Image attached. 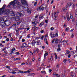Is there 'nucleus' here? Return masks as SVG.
<instances>
[{
  "label": "nucleus",
  "instance_id": "nucleus-48",
  "mask_svg": "<svg viewBox=\"0 0 77 77\" xmlns=\"http://www.w3.org/2000/svg\"><path fill=\"white\" fill-rule=\"evenodd\" d=\"M38 61L39 62H41V58H38Z\"/></svg>",
  "mask_w": 77,
  "mask_h": 77
},
{
  "label": "nucleus",
  "instance_id": "nucleus-8",
  "mask_svg": "<svg viewBox=\"0 0 77 77\" xmlns=\"http://www.w3.org/2000/svg\"><path fill=\"white\" fill-rule=\"evenodd\" d=\"M58 16V15L56 14V12L54 13V16L55 17V18L54 19V20H57V17Z\"/></svg>",
  "mask_w": 77,
  "mask_h": 77
},
{
  "label": "nucleus",
  "instance_id": "nucleus-57",
  "mask_svg": "<svg viewBox=\"0 0 77 77\" xmlns=\"http://www.w3.org/2000/svg\"><path fill=\"white\" fill-rule=\"evenodd\" d=\"M21 23V21L18 22L17 23V24H19L20 23Z\"/></svg>",
  "mask_w": 77,
  "mask_h": 77
},
{
  "label": "nucleus",
  "instance_id": "nucleus-17",
  "mask_svg": "<svg viewBox=\"0 0 77 77\" xmlns=\"http://www.w3.org/2000/svg\"><path fill=\"white\" fill-rule=\"evenodd\" d=\"M2 18L4 21H6V20H7V17L4 16Z\"/></svg>",
  "mask_w": 77,
  "mask_h": 77
},
{
  "label": "nucleus",
  "instance_id": "nucleus-33",
  "mask_svg": "<svg viewBox=\"0 0 77 77\" xmlns=\"http://www.w3.org/2000/svg\"><path fill=\"white\" fill-rule=\"evenodd\" d=\"M43 24H44L43 22H41L39 24L40 26H42Z\"/></svg>",
  "mask_w": 77,
  "mask_h": 77
},
{
  "label": "nucleus",
  "instance_id": "nucleus-30",
  "mask_svg": "<svg viewBox=\"0 0 77 77\" xmlns=\"http://www.w3.org/2000/svg\"><path fill=\"white\" fill-rule=\"evenodd\" d=\"M44 17L43 16H40L39 17V19L40 20H41L42 19V18Z\"/></svg>",
  "mask_w": 77,
  "mask_h": 77
},
{
  "label": "nucleus",
  "instance_id": "nucleus-62",
  "mask_svg": "<svg viewBox=\"0 0 77 77\" xmlns=\"http://www.w3.org/2000/svg\"><path fill=\"white\" fill-rule=\"evenodd\" d=\"M6 41L7 42L9 41V38H7L6 39Z\"/></svg>",
  "mask_w": 77,
  "mask_h": 77
},
{
  "label": "nucleus",
  "instance_id": "nucleus-9",
  "mask_svg": "<svg viewBox=\"0 0 77 77\" xmlns=\"http://www.w3.org/2000/svg\"><path fill=\"white\" fill-rule=\"evenodd\" d=\"M32 11V9H31L30 8H28V10H27V13L28 14H31V12Z\"/></svg>",
  "mask_w": 77,
  "mask_h": 77
},
{
  "label": "nucleus",
  "instance_id": "nucleus-56",
  "mask_svg": "<svg viewBox=\"0 0 77 77\" xmlns=\"http://www.w3.org/2000/svg\"><path fill=\"white\" fill-rule=\"evenodd\" d=\"M70 18L71 19H72L73 18V16H70Z\"/></svg>",
  "mask_w": 77,
  "mask_h": 77
},
{
  "label": "nucleus",
  "instance_id": "nucleus-19",
  "mask_svg": "<svg viewBox=\"0 0 77 77\" xmlns=\"http://www.w3.org/2000/svg\"><path fill=\"white\" fill-rule=\"evenodd\" d=\"M15 48H13L12 49V51H11V54H12V53H13L14 52V51H15Z\"/></svg>",
  "mask_w": 77,
  "mask_h": 77
},
{
  "label": "nucleus",
  "instance_id": "nucleus-20",
  "mask_svg": "<svg viewBox=\"0 0 77 77\" xmlns=\"http://www.w3.org/2000/svg\"><path fill=\"white\" fill-rule=\"evenodd\" d=\"M53 75L56 76L57 77H60V75L58 74H56L55 75L54 74Z\"/></svg>",
  "mask_w": 77,
  "mask_h": 77
},
{
  "label": "nucleus",
  "instance_id": "nucleus-41",
  "mask_svg": "<svg viewBox=\"0 0 77 77\" xmlns=\"http://www.w3.org/2000/svg\"><path fill=\"white\" fill-rule=\"evenodd\" d=\"M67 61V60H66V59H65L63 60V62H64V63H65Z\"/></svg>",
  "mask_w": 77,
  "mask_h": 77
},
{
  "label": "nucleus",
  "instance_id": "nucleus-23",
  "mask_svg": "<svg viewBox=\"0 0 77 77\" xmlns=\"http://www.w3.org/2000/svg\"><path fill=\"white\" fill-rule=\"evenodd\" d=\"M14 60H20V58H14Z\"/></svg>",
  "mask_w": 77,
  "mask_h": 77
},
{
  "label": "nucleus",
  "instance_id": "nucleus-45",
  "mask_svg": "<svg viewBox=\"0 0 77 77\" xmlns=\"http://www.w3.org/2000/svg\"><path fill=\"white\" fill-rule=\"evenodd\" d=\"M51 30H54V28L53 27H52L50 29Z\"/></svg>",
  "mask_w": 77,
  "mask_h": 77
},
{
  "label": "nucleus",
  "instance_id": "nucleus-60",
  "mask_svg": "<svg viewBox=\"0 0 77 77\" xmlns=\"http://www.w3.org/2000/svg\"><path fill=\"white\" fill-rule=\"evenodd\" d=\"M11 73H12V74H16V72L15 71L12 72Z\"/></svg>",
  "mask_w": 77,
  "mask_h": 77
},
{
  "label": "nucleus",
  "instance_id": "nucleus-36",
  "mask_svg": "<svg viewBox=\"0 0 77 77\" xmlns=\"http://www.w3.org/2000/svg\"><path fill=\"white\" fill-rule=\"evenodd\" d=\"M6 68H7L8 69H10V67L9 66H6Z\"/></svg>",
  "mask_w": 77,
  "mask_h": 77
},
{
  "label": "nucleus",
  "instance_id": "nucleus-58",
  "mask_svg": "<svg viewBox=\"0 0 77 77\" xmlns=\"http://www.w3.org/2000/svg\"><path fill=\"white\" fill-rule=\"evenodd\" d=\"M70 57H71V54H69L68 55V58H69Z\"/></svg>",
  "mask_w": 77,
  "mask_h": 77
},
{
  "label": "nucleus",
  "instance_id": "nucleus-25",
  "mask_svg": "<svg viewBox=\"0 0 77 77\" xmlns=\"http://www.w3.org/2000/svg\"><path fill=\"white\" fill-rule=\"evenodd\" d=\"M67 19L68 21H69L70 18H69V15L67 16Z\"/></svg>",
  "mask_w": 77,
  "mask_h": 77
},
{
  "label": "nucleus",
  "instance_id": "nucleus-22",
  "mask_svg": "<svg viewBox=\"0 0 77 77\" xmlns=\"http://www.w3.org/2000/svg\"><path fill=\"white\" fill-rule=\"evenodd\" d=\"M54 54L55 55V59L56 60V59H57V56L56 54Z\"/></svg>",
  "mask_w": 77,
  "mask_h": 77
},
{
  "label": "nucleus",
  "instance_id": "nucleus-35",
  "mask_svg": "<svg viewBox=\"0 0 77 77\" xmlns=\"http://www.w3.org/2000/svg\"><path fill=\"white\" fill-rule=\"evenodd\" d=\"M46 59V57H44V59L43 60V62H44L45 61V59Z\"/></svg>",
  "mask_w": 77,
  "mask_h": 77
},
{
  "label": "nucleus",
  "instance_id": "nucleus-38",
  "mask_svg": "<svg viewBox=\"0 0 77 77\" xmlns=\"http://www.w3.org/2000/svg\"><path fill=\"white\" fill-rule=\"evenodd\" d=\"M17 5H18V6H21V4H20V2H18L17 3Z\"/></svg>",
  "mask_w": 77,
  "mask_h": 77
},
{
  "label": "nucleus",
  "instance_id": "nucleus-28",
  "mask_svg": "<svg viewBox=\"0 0 77 77\" xmlns=\"http://www.w3.org/2000/svg\"><path fill=\"white\" fill-rule=\"evenodd\" d=\"M56 34H54L53 35V36L52 35L51 36V38H54V37H56Z\"/></svg>",
  "mask_w": 77,
  "mask_h": 77
},
{
  "label": "nucleus",
  "instance_id": "nucleus-54",
  "mask_svg": "<svg viewBox=\"0 0 77 77\" xmlns=\"http://www.w3.org/2000/svg\"><path fill=\"white\" fill-rule=\"evenodd\" d=\"M65 76V74H63L62 75V77H64Z\"/></svg>",
  "mask_w": 77,
  "mask_h": 77
},
{
  "label": "nucleus",
  "instance_id": "nucleus-34",
  "mask_svg": "<svg viewBox=\"0 0 77 77\" xmlns=\"http://www.w3.org/2000/svg\"><path fill=\"white\" fill-rule=\"evenodd\" d=\"M36 48L37 53H38V52H39V49H38V48Z\"/></svg>",
  "mask_w": 77,
  "mask_h": 77
},
{
  "label": "nucleus",
  "instance_id": "nucleus-55",
  "mask_svg": "<svg viewBox=\"0 0 77 77\" xmlns=\"http://www.w3.org/2000/svg\"><path fill=\"white\" fill-rule=\"evenodd\" d=\"M45 22L46 23H48V20H45Z\"/></svg>",
  "mask_w": 77,
  "mask_h": 77
},
{
  "label": "nucleus",
  "instance_id": "nucleus-32",
  "mask_svg": "<svg viewBox=\"0 0 77 77\" xmlns=\"http://www.w3.org/2000/svg\"><path fill=\"white\" fill-rule=\"evenodd\" d=\"M31 44L32 46H35V43H34L33 42H31Z\"/></svg>",
  "mask_w": 77,
  "mask_h": 77
},
{
  "label": "nucleus",
  "instance_id": "nucleus-59",
  "mask_svg": "<svg viewBox=\"0 0 77 77\" xmlns=\"http://www.w3.org/2000/svg\"><path fill=\"white\" fill-rule=\"evenodd\" d=\"M59 10H57V15H58V14H59Z\"/></svg>",
  "mask_w": 77,
  "mask_h": 77
},
{
  "label": "nucleus",
  "instance_id": "nucleus-47",
  "mask_svg": "<svg viewBox=\"0 0 77 77\" xmlns=\"http://www.w3.org/2000/svg\"><path fill=\"white\" fill-rule=\"evenodd\" d=\"M55 39H56L55 38H54L53 40H52V44H53V42H54V41H55Z\"/></svg>",
  "mask_w": 77,
  "mask_h": 77
},
{
  "label": "nucleus",
  "instance_id": "nucleus-63",
  "mask_svg": "<svg viewBox=\"0 0 77 77\" xmlns=\"http://www.w3.org/2000/svg\"><path fill=\"white\" fill-rule=\"evenodd\" d=\"M31 63H32V62L30 61V62H29V65H31Z\"/></svg>",
  "mask_w": 77,
  "mask_h": 77
},
{
  "label": "nucleus",
  "instance_id": "nucleus-31",
  "mask_svg": "<svg viewBox=\"0 0 77 77\" xmlns=\"http://www.w3.org/2000/svg\"><path fill=\"white\" fill-rule=\"evenodd\" d=\"M74 33H72V35L71 36V37L72 38H73V37H74Z\"/></svg>",
  "mask_w": 77,
  "mask_h": 77
},
{
  "label": "nucleus",
  "instance_id": "nucleus-43",
  "mask_svg": "<svg viewBox=\"0 0 77 77\" xmlns=\"http://www.w3.org/2000/svg\"><path fill=\"white\" fill-rule=\"evenodd\" d=\"M38 3V2H35L34 4V6H36V4H37V3Z\"/></svg>",
  "mask_w": 77,
  "mask_h": 77
},
{
  "label": "nucleus",
  "instance_id": "nucleus-15",
  "mask_svg": "<svg viewBox=\"0 0 77 77\" xmlns=\"http://www.w3.org/2000/svg\"><path fill=\"white\" fill-rule=\"evenodd\" d=\"M67 10V9H66V8H63L62 10V12H65Z\"/></svg>",
  "mask_w": 77,
  "mask_h": 77
},
{
  "label": "nucleus",
  "instance_id": "nucleus-4",
  "mask_svg": "<svg viewBox=\"0 0 77 77\" xmlns=\"http://www.w3.org/2000/svg\"><path fill=\"white\" fill-rule=\"evenodd\" d=\"M0 24L2 27L4 28V26H5V21L3 20V18H1L0 19Z\"/></svg>",
  "mask_w": 77,
  "mask_h": 77
},
{
  "label": "nucleus",
  "instance_id": "nucleus-12",
  "mask_svg": "<svg viewBox=\"0 0 77 77\" xmlns=\"http://www.w3.org/2000/svg\"><path fill=\"white\" fill-rule=\"evenodd\" d=\"M44 6V4H42L41 6H40V10L44 11V8L43 7Z\"/></svg>",
  "mask_w": 77,
  "mask_h": 77
},
{
  "label": "nucleus",
  "instance_id": "nucleus-26",
  "mask_svg": "<svg viewBox=\"0 0 77 77\" xmlns=\"http://www.w3.org/2000/svg\"><path fill=\"white\" fill-rule=\"evenodd\" d=\"M37 10L38 11H41V8H40V7H38Z\"/></svg>",
  "mask_w": 77,
  "mask_h": 77
},
{
  "label": "nucleus",
  "instance_id": "nucleus-5",
  "mask_svg": "<svg viewBox=\"0 0 77 77\" xmlns=\"http://www.w3.org/2000/svg\"><path fill=\"white\" fill-rule=\"evenodd\" d=\"M18 2V1L17 0H15L14 1H13L11 2V3H10V5H12L13 6V7H14V6H15V7H17V6H14Z\"/></svg>",
  "mask_w": 77,
  "mask_h": 77
},
{
  "label": "nucleus",
  "instance_id": "nucleus-50",
  "mask_svg": "<svg viewBox=\"0 0 77 77\" xmlns=\"http://www.w3.org/2000/svg\"><path fill=\"white\" fill-rule=\"evenodd\" d=\"M22 41L23 42H24L25 41V39H23L22 40Z\"/></svg>",
  "mask_w": 77,
  "mask_h": 77
},
{
  "label": "nucleus",
  "instance_id": "nucleus-61",
  "mask_svg": "<svg viewBox=\"0 0 77 77\" xmlns=\"http://www.w3.org/2000/svg\"><path fill=\"white\" fill-rule=\"evenodd\" d=\"M75 6V4H73V5H72V8H74V7Z\"/></svg>",
  "mask_w": 77,
  "mask_h": 77
},
{
  "label": "nucleus",
  "instance_id": "nucleus-53",
  "mask_svg": "<svg viewBox=\"0 0 77 77\" xmlns=\"http://www.w3.org/2000/svg\"><path fill=\"white\" fill-rule=\"evenodd\" d=\"M41 33H44V30H42L40 31Z\"/></svg>",
  "mask_w": 77,
  "mask_h": 77
},
{
  "label": "nucleus",
  "instance_id": "nucleus-42",
  "mask_svg": "<svg viewBox=\"0 0 77 77\" xmlns=\"http://www.w3.org/2000/svg\"><path fill=\"white\" fill-rule=\"evenodd\" d=\"M69 30V28H68V27L67 28L65 29V30H66V31H67V30Z\"/></svg>",
  "mask_w": 77,
  "mask_h": 77
},
{
  "label": "nucleus",
  "instance_id": "nucleus-21",
  "mask_svg": "<svg viewBox=\"0 0 77 77\" xmlns=\"http://www.w3.org/2000/svg\"><path fill=\"white\" fill-rule=\"evenodd\" d=\"M51 61H53V55H51V58H50Z\"/></svg>",
  "mask_w": 77,
  "mask_h": 77
},
{
  "label": "nucleus",
  "instance_id": "nucleus-11",
  "mask_svg": "<svg viewBox=\"0 0 77 77\" xmlns=\"http://www.w3.org/2000/svg\"><path fill=\"white\" fill-rule=\"evenodd\" d=\"M38 20H35L34 22H32V24H34V25H36L37 23H38Z\"/></svg>",
  "mask_w": 77,
  "mask_h": 77
},
{
  "label": "nucleus",
  "instance_id": "nucleus-52",
  "mask_svg": "<svg viewBox=\"0 0 77 77\" xmlns=\"http://www.w3.org/2000/svg\"><path fill=\"white\" fill-rule=\"evenodd\" d=\"M62 45H64V44H65L64 43V42L63 41L62 42Z\"/></svg>",
  "mask_w": 77,
  "mask_h": 77
},
{
  "label": "nucleus",
  "instance_id": "nucleus-1",
  "mask_svg": "<svg viewBox=\"0 0 77 77\" xmlns=\"http://www.w3.org/2000/svg\"><path fill=\"white\" fill-rule=\"evenodd\" d=\"M4 13L5 15H7L10 18H15L16 21H18L20 20V17H23L25 15V12L21 11L20 12H17L15 14L14 12L10 11L9 9L5 10Z\"/></svg>",
  "mask_w": 77,
  "mask_h": 77
},
{
  "label": "nucleus",
  "instance_id": "nucleus-51",
  "mask_svg": "<svg viewBox=\"0 0 77 77\" xmlns=\"http://www.w3.org/2000/svg\"><path fill=\"white\" fill-rule=\"evenodd\" d=\"M26 73H30V71H29V70L26 71Z\"/></svg>",
  "mask_w": 77,
  "mask_h": 77
},
{
  "label": "nucleus",
  "instance_id": "nucleus-13",
  "mask_svg": "<svg viewBox=\"0 0 77 77\" xmlns=\"http://www.w3.org/2000/svg\"><path fill=\"white\" fill-rule=\"evenodd\" d=\"M72 5V3L71 2H68L66 5V6H67V7L68 6H71Z\"/></svg>",
  "mask_w": 77,
  "mask_h": 77
},
{
  "label": "nucleus",
  "instance_id": "nucleus-64",
  "mask_svg": "<svg viewBox=\"0 0 77 77\" xmlns=\"http://www.w3.org/2000/svg\"><path fill=\"white\" fill-rule=\"evenodd\" d=\"M75 17H77V14H76V13H75Z\"/></svg>",
  "mask_w": 77,
  "mask_h": 77
},
{
  "label": "nucleus",
  "instance_id": "nucleus-39",
  "mask_svg": "<svg viewBox=\"0 0 77 77\" xmlns=\"http://www.w3.org/2000/svg\"><path fill=\"white\" fill-rule=\"evenodd\" d=\"M51 71H52V70H51V69H49V72H51Z\"/></svg>",
  "mask_w": 77,
  "mask_h": 77
},
{
  "label": "nucleus",
  "instance_id": "nucleus-27",
  "mask_svg": "<svg viewBox=\"0 0 77 77\" xmlns=\"http://www.w3.org/2000/svg\"><path fill=\"white\" fill-rule=\"evenodd\" d=\"M38 16L37 15L36 16H35V20H37L38 19Z\"/></svg>",
  "mask_w": 77,
  "mask_h": 77
},
{
  "label": "nucleus",
  "instance_id": "nucleus-24",
  "mask_svg": "<svg viewBox=\"0 0 77 77\" xmlns=\"http://www.w3.org/2000/svg\"><path fill=\"white\" fill-rule=\"evenodd\" d=\"M59 42V40L57 38H56L55 39V44H57L58 43V42Z\"/></svg>",
  "mask_w": 77,
  "mask_h": 77
},
{
  "label": "nucleus",
  "instance_id": "nucleus-44",
  "mask_svg": "<svg viewBox=\"0 0 77 77\" xmlns=\"http://www.w3.org/2000/svg\"><path fill=\"white\" fill-rule=\"evenodd\" d=\"M19 30V28H17V29H16V31L17 32H18Z\"/></svg>",
  "mask_w": 77,
  "mask_h": 77
},
{
  "label": "nucleus",
  "instance_id": "nucleus-10",
  "mask_svg": "<svg viewBox=\"0 0 77 77\" xmlns=\"http://www.w3.org/2000/svg\"><path fill=\"white\" fill-rule=\"evenodd\" d=\"M58 47V48L57 49V51H60L61 50L60 49V45H59Z\"/></svg>",
  "mask_w": 77,
  "mask_h": 77
},
{
  "label": "nucleus",
  "instance_id": "nucleus-7",
  "mask_svg": "<svg viewBox=\"0 0 77 77\" xmlns=\"http://www.w3.org/2000/svg\"><path fill=\"white\" fill-rule=\"evenodd\" d=\"M70 74L71 77H75V76H76L75 74V73L74 72H72L70 73Z\"/></svg>",
  "mask_w": 77,
  "mask_h": 77
},
{
  "label": "nucleus",
  "instance_id": "nucleus-49",
  "mask_svg": "<svg viewBox=\"0 0 77 77\" xmlns=\"http://www.w3.org/2000/svg\"><path fill=\"white\" fill-rule=\"evenodd\" d=\"M33 53L34 54H36V50H35L34 52H33Z\"/></svg>",
  "mask_w": 77,
  "mask_h": 77
},
{
  "label": "nucleus",
  "instance_id": "nucleus-37",
  "mask_svg": "<svg viewBox=\"0 0 77 77\" xmlns=\"http://www.w3.org/2000/svg\"><path fill=\"white\" fill-rule=\"evenodd\" d=\"M1 42L2 44H5V43L6 42L5 41H2Z\"/></svg>",
  "mask_w": 77,
  "mask_h": 77
},
{
  "label": "nucleus",
  "instance_id": "nucleus-18",
  "mask_svg": "<svg viewBox=\"0 0 77 77\" xmlns=\"http://www.w3.org/2000/svg\"><path fill=\"white\" fill-rule=\"evenodd\" d=\"M63 41H64V44H65V43H66L67 45H68L69 44L68 43V40H64Z\"/></svg>",
  "mask_w": 77,
  "mask_h": 77
},
{
  "label": "nucleus",
  "instance_id": "nucleus-46",
  "mask_svg": "<svg viewBox=\"0 0 77 77\" xmlns=\"http://www.w3.org/2000/svg\"><path fill=\"white\" fill-rule=\"evenodd\" d=\"M41 39L43 40L44 39V35L42 36L41 38Z\"/></svg>",
  "mask_w": 77,
  "mask_h": 77
},
{
  "label": "nucleus",
  "instance_id": "nucleus-6",
  "mask_svg": "<svg viewBox=\"0 0 77 77\" xmlns=\"http://www.w3.org/2000/svg\"><path fill=\"white\" fill-rule=\"evenodd\" d=\"M5 25L4 26V28H5V26H9L11 24V22L9 20H7L6 21H5Z\"/></svg>",
  "mask_w": 77,
  "mask_h": 77
},
{
  "label": "nucleus",
  "instance_id": "nucleus-2",
  "mask_svg": "<svg viewBox=\"0 0 77 77\" xmlns=\"http://www.w3.org/2000/svg\"><path fill=\"white\" fill-rule=\"evenodd\" d=\"M21 3L23 6L26 5L27 6L26 7V6H23V8L25 11H27L28 10L29 8H28V5H27V2L25 0H21Z\"/></svg>",
  "mask_w": 77,
  "mask_h": 77
},
{
  "label": "nucleus",
  "instance_id": "nucleus-29",
  "mask_svg": "<svg viewBox=\"0 0 77 77\" xmlns=\"http://www.w3.org/2000/svg\"><path fill=\"white\" fill-rule=\"evenodd\" d=\"M47 55H48V53H45L44 54V57H46V56H47Z\"/></svg>",
  "mask_w": 77,
  "mask_h": 77
},
{
  "label": "nucleus",
  "instance_id": "nucleus-16",
  "mask_svg": "<svg viewBox=\"0 0 77 77\" xmlns=\"http://www.w3.org/2000/svg\"><path fill=\"white\" fill-rule=\"evenodd\" d=\"M23 45L24 47H26V48H27L28 47V46H27V45L26 44V43H23Z\"/></svg>",
  "mask_w": 77,
  "mask_h": 77
},
{
  "label": "nucleus",
  "instance_id": "nucleus-40",
  "mask_svg": "<svg viewBox=\"0 0 77 77\" xmlns=\"http://www.w3.org/2000/svg\"><path fill=\"white\" fill-rule=\"evenodd\" d=\"M15 54H17V55H19V54H20V53L16 52L15 53Z\"/></svg>",
  "mask_w": 77,
  "mask_h": 77
},
{
  "label": "nucleus",
  "instance_id": "nucleus-3",
  "mask_svg": "<svg viewBox=\"0 0 77 77\" xmlns=\"http://www.w3.org/2000/svg\"><path fill=\"white\" fill-rule=\"evenodd\" d=\"M5 6L6 5H4L2 8L0 9V14H5L4 12H5L6 11V10L5 9Z\"/></svg>",
  "mask_w": 77,
  "mask_h": 77
},
{
  "label": "nucleus",
  "instance_id": "nucleus-14",
  "mask_svg": "<svg viewBox=\"0 0 77 77\" xmlns=\"http://www.w3.org/2000/svg\"><path fill=\"white\" fill-rule=\"evenodd\" d=\"M44 42H45L47 45L48 44V42L47 41V39L46 38V37H45L44 38Z\"/></svg>",
  "mask_w": 77,
  "mask_h": 77
}]
</instances>
